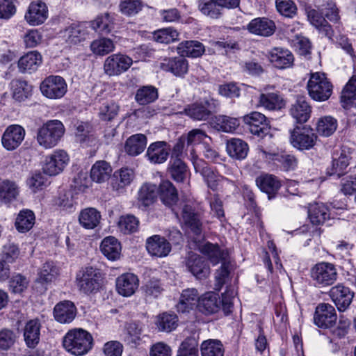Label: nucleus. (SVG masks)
<instances>
[{"instance_id": "nucleus-53", "label": "nucleus", "mask_w": 356, "mask_h": 356, "mask_svg": "<svg viewBox=\"0 0 356 356\" xmlns=\"http://www.w3.org/2000/svg\"><path fill=\"white\" fill-rule=\"evenodd\" d=\"M337 125V120L335 118L332 116H324L318 120L316 131L320 136L328 137L335 132Z\"/></svg>"}, {"instance_id": "nucleus-48", "label": "nucleus", "mask_w": 356, "mask_h": 356, "mask_svg": "<svg viewBox=\"0 0 356 356\" xmlns=\"http://www.w3.org/2000/svg\"><path fill=\"white\" fill-rule=\"evenodd\" d=\"M168 172L174 181L181 183L185 181L188 175V167L182 159L170 160Z\"/></svg>"}, {"instance_id": "nucleus-17", "label": "nucleus", "mask_w": 356, "mask_h": 356, "mask_svg": "<svg viewBox=\"0 0 356 356\" xmlns=\"http://www.w3.org/2000/svg\"><path fill=\"white\" fill-rule=\"evenodd\" d=\"M47 6L42 1L31 3L24 16L26 21L31 26H38L43 24L47 19Z\"/></svg>"}, {"instance_id": "nucleus-16", "label": "nucleus", "mask_w": 356, "mask_h": 356, "mask_svg": "<svg viewBox=\"0 0 356 356\" xmlns=\"http://www.w3.org/2000/svg\"><path fill=\"white\" fill-rule=\"evenodd\" d=\"M329 294L340 312H343L348 308L354 297V293L348 287L342 284L332 287Z\"/></svg>"}, {"instance_id": "nucleus-18", "label": "nucleus", "mask_w": 356, "mask_h": 356, "mask_svg": "<svg viewBox=\"0 0 356 356\" xmlns=\"http://www.w3.org/2000/svg\"><path fill=\"white\" fill-rule=\"evenodd\" d=\"M247 30L254 35L269 37L275 32L276 25L273 20L267 17H257L249 22Z\"/></svg>"}, {"instance_id": "nucleus-7", "label": "nucleus", "mask_w": 356, "mask_h": 356, "mask_svg": "<svg viewBox=\"0 0 356 356\" xmlns=\"http://www.w3.org/2000/svg\"><path fill=\"white\" fill-rule=\"evenodd\" d=\"M311 278L316 286L324 287L332 285L337 277L335 266L330 263L321 262L311 269Z\"/></svg>"}, {"instance_id": "nucleus-24", "label": "nucleus", "mask_w": 356, "mask_h": 356, "mask_svg": "<svg viewBox=\"0 0 356 356\" xmlns=\"http://www.w3.org/2000/svg\"><path fill=\"white\" fill-rule=\"evenodd\" d=\"M76 315L75 305L70 300H64L57 303L54 309V316L60 323H70Z\"/></svg>"}, {"instance_id": "nucleus-1", "label": "nucleus", "mask_w": 356, "mask_h": 356, "mask_svg": "<svg viewBox=\"0 0 356 356\" xmlns=\"http://www.w3.org/2000/svg\"><path fill=\"white\" fill-rule=\"evenodd\" d=\"M199 250L213 265L221 263L220 268L216 273V284L215 285V289L220 291L228 280L232 268V265L227 259V252L220 249L217 243L213 244L210 242H206L200 245Z\"/></svg>"}, {"instance_id": "nucleus-42", "label": "nucleus", "mask_w": 356, "mask_h": 356, "mask_svg": "<svg viewBox=\"0 0 356 356\" xmlns=\"http://www.w3.org/2000/svg\"><path fill=\"white\" fill-rule=\"evenodd\" d=\"M102 254L109 260L115 261L120 258L121 254V245L113 236L105 238L101 243Z\"/></svg>"}, {"instance_id": "nucleus-19", "label": "nucleus", "mask_w": 356, "mask_h": 356, "mask_svg": "<svg viewBox=\"0 0 356 356\" xmlns=\"http://www.w3.org/2000/svg\"><path fill=\"white\" fill-rule=\"evenodd\" d=\"M146 249L152 257H164L171 251V245L164 237L154 235L147 239Z\"/></svg>"}, {"instance_id": "nucleus-31", "label": "nucleus", "mask_w": 356, "mask_h": 356, "mask_svg": "<svg viewBox=\"0 0 356 356\" xmlns=\"http://www.w3.org/2000/svg\"><path fill=\"white\" fill-rule=\"evenodd\" d=\"M158 196L167 207L175 205L179 200L177 190L169 180H163L158 187Z\"/></svg>"}, {"instance_id": "nucleus-2", "label": "nucleus", "mask_w": 356, "mask_h": 356, "mask_svg": "<svg viewBox=\"0 0 356 356\" xmlns=\"http://www.w3.org/2000/svg\"><path fill=\"white\" fill-rule=\"evenodd\" d=\"M93 344L90 333L81 329L69 330L63 339L64 348L76 356H81L90 351Z\"/></svg>"}, {"instance_id": "nucleus-55", "label": "nucleus", "mask_w": 356, "mask_h": 356, "mask_svg": "<svg viewBox=\"0 0 356 356\" xmlns=\"http://www.w3.org/2000/svg\"><path fill=\"white\" fill-rule=\"evenodd\" d=\"M259 103L265 108L270 111L280 110L285 106V102L282 97L274 92L261 95Z\"/></svg>"}, {"instance_id": "nucleus-64", "label": "nucleus", "mask_w": 356, "mask_h": 356, "mask_svg": "<svg viewBox=\"0 0 356 356\" xmlns=\"http://www.w3.org/2000/svg\"><path fill=\"white\" fill-rule=\"evenodd\" d=\"M177 356H199L197 342L194 338H186L180 345Z\"/></svg>"}, {"instance_id": "nucleus-57", "label": "nucleus", "mask_w": 356, "mask_h": 356, "mask_svg": "<svg viewBox=\"0 0 356 356\" xmlns=\"http://www.w3.org/2000/svg\"><path fill=\"white\" fill-rule=\"evenodd\" d=\"M319 9L330 22L335 24H340L339 10L334 0H324L319 6Z\"/></svg>"}, {"instance_id": "nucleus-58", "label": "nucleus", "mask_w": 356, "mask_h": 356, "mask_svg": "<svg viewBox=\"0 0 356 356\" xmlns=\"http://www.w3.org/2000/svg\"><path fill=\"white\" fill-rule=\"evenodd\" d=\"M182 216L186 225L190 227L191 231L195 235H200L202 232V223L191 207L184 206L182 210Z\"/></svg>"}, {"instance_id": "nucleus-38", "label": "nucleus", "mask_w": 356, "mask_h": 356, "mask_svg": "<svg viewBox=\"0 0 356 356\" xmlns=\"http://www.w3.org/2000/svg\"><path fill=\"white\" fill-rule=\"evenodd\" d=\"M115 14L105 13L90 22L91 28L102 34H108L114 29Z\"/></svg>"}, {"instance_id": "nucleus-14", "label": "nucleus", "mask_w": 356, "mask_h": 356, "mask_svg": "<svg viewBox=\"0 0 356 356\" xmlns=\"http://www.w3.org/2000/svg\"><path fill=\"white\" fill-rule=\"evenodd\" d=\"M25 130L19 124L8 126L1 138V143L4 148L13 151L17 148L24 139Z\"/></svg>"}, {"instance_id": "nucleus-20", "label": "nucleus", "mask_w": 356, "mask_h": 356, "mask_svg": "<svg viewBox=\"0 0 356 356\" xmlns=\"http://www.w3.org/2000/svg\"><path fill=\"white\" fill-rule=\"evenodd\" d=\"M351 159L349 149L341 148L335 150L332 154V161L330 175H337L339 177L346 172V169Z\"/></svg>"}, {"instance_id": "nucleus-12", "label": "nucleus", "mask_w": 356, "mask_h": 356, "mask_svg": "<svg viewBox=\"0 0 356 356\" xmlns=\"http://www.w3.org/2000/svg\"><path fill=\"white\" fill-rule=\"evenodd\" d=\"M69 161L66 152L62 149L54 151L45 159L42 168L43 172L49 176H54L62 172Z\"/></svg>"}, {"instance_id": "nucleus-34", "label": "nucleus", "mask_w": 356, "mask_h": 356, "mask_svg": "<svg viewBox=\"0 0 356 356\" xmlns=\"http://www.w3.org/2000/svg\"><path fill=\"white\" fill-rule=\"evenodd\" d=\"M58 268L54 265L52 261H47L44 264L40 271L38 273V277L35 281L36 288L38 289V285L41 286L40 291L41 293L45 291L47 288L44 286L45 284L51 282L58 275Z\"/></svg>"}, {"instance_id": "nucleus-50", "label": "nucleus", "mask_w": 356, "mask_h": 356, "mask_svg": "<svg viewBox=\"0 0 356 356\" xmlns=\"http://www.w3.org/2000/svg\"><path fill=\"white\" fill-rule=\"evenodd\" d=\"M201 356H224L225 348L218 339H207L200 345Z\"/></svg>"}, {"instance_id": "nucleus-30", "label": "nucleus", "mask_w": 356, "mask_h": 356, "mask_svg": "<svg viewBox=\"0 0 356 356\" xmlns=\"http://www.w3.org/2000/svg\"><path fill=\"white\" fill-rule=\"evenodd\" d=\"M88 35L87 26L83 23L72 24L64 31L65 42L76 45L84 41Z\"/></svg>"}, {"instance_id": "nucleus-62", "label": "nucleus", "mask_w": 356, "mask_h": 356, "mask_svg": "<svg viewBox=\"0 0 356 356\" xmlns=\"http://www.w3.org/2000/svg\"><path fill=\"white\" fill-rule=\"evenodd\" d=\"M266 158L279 163L285 170H293L297 165V159L293 155L268 154Z\"/></svg>"}, {"instance_id": "nucleus-27", "label": "nucleus", "mask_w": 356, "mask_h": 356, "mask_svg": "<svg viewBox=\"0 0 356 356\" xmlns=\"http://www.w3.org/2000/svg\"><path fill=\"white\" fill-rule=\"evenodd\" d=\"M139 280L132 273H124L116 279V289L119 294L128 297L133 295L138 289Z\"/></svg>"}, {"instance_id": "nucleus-10", "label": "nucleus", "mask_w": 356, "mask_h": 356, "mask_svg": "<svg viewBox=\"0 0 356 356\" xmlns=\"http://www.w3.org/2000/svg\"><path fill=\"white\" fill-rule=\"evenodd\" d=\"M215 102L213 99L205 100L187 105L184 113L193 120L206 121L215 111Z\"/></svg>"}, {"instance_id": "nucleus-45", "label": "nucleus", "mask_w": 356, "mask_h": 356, "mask_svg": "<svg viewBox=\"0 0 356 356\" xmlns=\"http://www.w3.org/2000/svg\"><path fill=\"white\" fill-rule=\"evenodd\" d=\"M204 45L198 41L187 40L181 42L177 47L178 53L182 56L197 58L204 52Z\"/></svg>"}, {"instance_id": "nucleus-9", "label": "nucleus", "mask_w": 356, "mask_h": 356, "mask_svg": "<svg viewBox=\"0 0 356 356\" xmlns=\"http://www.w3.org/2000/svg\"><path fill=\"white\" fill-rule=\"evenodd\" d=\"M40 88L42 95L49 99L60 98L67 92V83L60 76H47L41 83Z\"/></svg>"}, {"instance_id": "nucleus-3", "label": "nucleus", "mask_w": 356, "mask_h": 356, "mask_svg": "<svg viewBox=\"0 0 356 356\" xmlns=\"http://www.w3.org/2000/svg\"><path fill=\"white\" fill-rule=\"evenodd\" d=\"M65 131V127L60 120H49L38 129L37 141L46 149L52 148L57 145Z\"/></svg>"}, {"instance_id": "nucleus-35", "label": "nucleus", "mask_w": 356, "mask_h": 356, "mask_svg": "<svg viewBox=\"0 0 356 356\" xmlns=\"http://www.w3.org/2000/svg\"><path fill=\"white\" fill-rule=\"evenodd\" d=\"M192 161L195 172L204 177L210 188L216 190L217 187L216 173L204 160L197 158V156H193Z\"/></svg>"}, {"instance_id": "nucleus-32", "label": "nucleus", "mask_w": 356, "mask_h": 356, "mask_svg": "<svg viewBox=\"0 0 356 356\" xmlns=\"http://www.w3.org/2000/svg\"><path fill=\"white\" fill-rule=\"evenodd\" d=\"M199 298L197 289L191 288L183 290L177 305V311L181 313L189 312L195 306H197Z\"/></svg>"}, {"instance_id": "nucleus-26", "label": "nucleus", "mask_w": 356, "mask_h": 356, "mask_svg": "<svg viewBox=\"0 0 356 356\" xmlns=\"http://www.w3.org/2000/svg\"><path fill=\"white\" fill-rule=\"evenodd\" d=\"M197 307L200 312L205 315L218 312L220 308V300L218 294L212 291L205 293L200 297Z\"/></svg>"}, {"instance_id": "nucleus-51", "label": "nucleus", "mask_w": 356, "mask_h": 356, "mask_svg": "<svg viewBox=\"0 0 356 356\" xmlns=\"http://www.w3.org/2000/svg\"><path fill=\"white\" fill-rule=\"evenodd\" d=\"M19 194V188L15 182L4 180L0 183V202L9 203L15 200Z\"/></svg>"}, {"instance_id": "nucleus-60", "label": "nucleus", "mask_w": 356, "mask_h": 356, "mask_svg": "<svg viewBox=\"0 0 356 356\" xmlns=\"http://www.w3.org/2000/svg\"><path fill=\"white\" fill-rule=\"evenodd\" d=\"M115 49V45L112 40L102 38L95 40L90 44L91 51L97 55L104 56L112 52Z\"/></svg>"}, {"instance_id": "nucleus-61", "label": "nucleus", "mask_w": 356, "mask_h": 356, "mask_svg": "<svg viewBox=\"0 0 356 356\" xmlns=\"http://www.w3.org/2000/svg\"><path fill=\"white\" fill-rule=\"evenodd\" d=\"M177 315L163 313L158 317L157 326L159 330L169 332L177 327Z\"/></svg>"}, {"instance_id": "nucleus-21", "label": "nucleus", "mask_w": 356, "mask_h": 356, "mask_svg": "<svg viewBox=\"0 0 356 356\" xmlns=\"http://www.w3.org/2000/svg\"><path fill=\"white\" fill-rule=\"evenodd\" d=\"M161 70L169 72L176 76H184L188 70V60L181 55L163 59L160 63Z\"/></svg>"}, {"instance_id": "nucleus-29", "label": "nucleus", "mask_w": 356, "mask_h": 356, "mask_svg": "<svg viewBox=\"0 0 356 356\" xmlns=\"http://www.w3.org/2000/svg\"><path fill=\"white\" fill-rule=\"evenodd\" d=\"M255 181L259 189L268 194L269 199L274 197L281 187L280 181L273 175L261 174Z\"/></svg>"}, {"instance_id": "nucleus-8", "label": "nucleus", "mask_w": 356, "mask_h": 356, "mask_svg": "<svg viewBox=\"0 0 356 356\" xmlns=\"http://www.w3.org/2000/svg\"><path fill=\"white\" fill-rule=\"evenodd\" d=\"M133 64V59L121 53L108 56L104 63V71L109 76H119L127 72Z\"/></svg>"}, {"instance_id": "nucleus-33", "label": "nucleus", "mask_w": 356, "mask_h": 356, "mask_svg": "<svg viewBox=\"0 0 356 356\" xmlns=\"http://www.w3.org/2000/svg\"><path fill=\"white\" fill-rule=\"evenodd\" d=\"M134 178V173L131 169L122 168L114 173L111 179V187L118 193H122L124 188L131 183Z\"/></svg>"}, {"instance_id": "nucleus-37", "label": "nucleus", "mask_w": 356, "mask_h": 356, "mask_svg": "<svg viewBox=\"0 0 356 356\" xmlns=\"http://www.w3.org/2000/svg\"><path fill=\"white\" fill-rule=\"evenodd\" d=\"M226 150L230 157L236 160H243L246 158L249 147L244 140L233 138L228 140L226 144Z\"/></svg>"}, {"instance_id": "nucleus-54", "label": "nucleus", "mask_w": 356, "mask_h": 356, "mask_svg": "<svg viewBox=\"0 0 356 356\" xmlns=\"http://www.w3.org/2000/svg\"><path fill=\"white\" fill-rule=\"evenodd\" d=\"M158 90L152 86H143L137 90L135 100L140 105H146L158 99Z\"/></svg>"}, {"instance_id": "nucleus-36", "label": "nucleus", "mask_w": 356, "mask_h": 356, "mask_svg": "<svg viewBox=\"0 0 356 356\" xmlns=\"http://www.w3.org/2000/svg\"><path fill=\"white\" fill-rule=\"evenodd\" d=\"M147 139L145 135L136 134L129 137L124 144L125 152L131 156L141 154L147 146Z\"/></svg>"}, {"instance_id": "nucleus-5", "label": "nucleus", "mask_w": 356, "mask_h": 356, "mask_svg": "<svg viewBox=\"0 0 356 356\" xmlns=\"http://www.w3.org/2000/svg\"><path fill=\"white\" fill-rule=\"evenodd\" d=\"M307 88L312 99L324 102L332 95L333 86L324 73L315 72L311 74Z\"/></svg>"}, {"instance_id": "nucleus-56", "label": "nucleus", "mask_w": 356, "mask_h": 356, "mask_svg": "<svg viewBox=\"0 0 356 356\" xmlns=\"http://www.w3.org/2000/svg\"><path fill=\"white\" fill-rule=\"evenodd\" d=\"M35 223L34 213L29 209L22 210L18 214L15 220L16 229L20 232L30 230Z\"/></svg>"}, {"instance_id": "nucleus-11", "label": "nucleus", "mask_w": 356, "mask_h": 356, "mask_svg": "<svg viewBox=\"0 0 356 356\" xmlns=\"http://www.w3.org/2000/svg\"><path fill=\"white\" fill-rule=\"evenodd\" d=\"M243 122L248 126L250 132L259 138L268 134L270 125L266 117L259 112H252L243 117Z\"/></svg>"}, {"instance_id": "nucleus-44", "label": "nucleus", "mask_w": 356, "mask_h": 356, "mask_svg": "<svg viewBox=\"0 0 356 356\" xmlns=\"http://www.w3.org/2000/svg\"><path fill=\"white\" fill-rule=\"evenodd\" d=\"M158 197V187L156 184L145 183L140 188L138 200L141 205L147 207L154 204Z\"/></svg>"}, {"instance_id": "nucleus-28", "label": "nucleus", "mask_w": 356, "mask_h": 356, "mask_svg": "<svg viewBox=\"0 0 356 356\" xmlns=\"http://www.w3.org/2000/svg\"><path fill=\"white\" fill-rule=\"evenodd\" d=\"M312 112V106L304 97L298 98L290 108V115L300 124L307 122L311 117Z\"/></svg>"}, {"instance_id": "nucleus-4", "label": "nucleus", "mask_w": 356, "mask_h": 356, "mask_svg": "<svg viewBox=\"0 0 356 356\" xmlns=\"http://www.w3.org/2000/svg\"><path fill=\"white\" fill-rule=\"evenodd\" d=\"M76 282L82 293H95L102 286L103 276L99 269L90 266L86 267L76 273Z\"/></svg>"}, {"instance_id": "nucleus-22", "label": "nucleus", "mask_w": 356, "mask_h": 356, "mask_svg": "<svg viewBox=\"0 0 356 356\" xmlns=\"http://www.w3.org/2000/svg\"><path fill=\"white\" fill-rule=\"evenodd\" d=\"M170 149V145L166 142H154L148 147L146 156L152 163L161 164L168 159Z\"/></svg>"}, {"instance_id": "nucleus-13", "label": "nucleus", "mask_w": 356, "mask_h": 356, "mask_svg": "<svg viewBox=\"0 0 356 356\" xmlns=\"http://www.w3.org/2000/svg\"><path fill=\"white\" fill-rule=\"evenodd\" d=\"M337 319L334 307L328 303H320L316 307L314 322L318 327L327 329L332 327Z\"/></svg>"}, {"instance_id": "nucleus-59", "label": "nucleus", "mask_w": 356, "mask_h": 356, "mask_svg": "<svg viewBox=\"0 0 356 356\" xmlns=\"http://www.w3.org/2000/svg\"><path fill=\"white\" fill-rule=\"evenodd\" d=\"M341 102L347 106L356 107V76L353 75L344 86L341 96Z\"/></svg>"}, {"instance_id": "nucleus-40", "label": "nucleus", "mask_w": 356, "mask_h": 356, "mask_svg": "<svg viewBox=\"0 0 356 356\" xmlns=\"http://www.w3.org/2000/svg\"><path fill=\"white\" fill-rule=\"evenodd\" d=\"M40 323L38 320H30L24 329V337L29 348H35L40 341Z\"/></svg>"}, {"instance_id": "nucleus-46", "label": "nucleus", "mask_w": 356, "mask_h": 356, "mask_svg": "<svg viewBox=\"0 0 356 356\" xmlns=\"http://www.w3.org/2000/svg\"><path fill=\"white\" fill-rule=\"evenodd\" d=\"M100 219V212L92 207L83 209L79 216L80 225L88 229L95 228L99 224Z\"/></svg>"}, {"instance_id": "nucleus-6", "label": "nucleus", "mask_w": 356, "mask_h": 356, "mask_svg": "<svg viewBox=\"0 0 356 356\" xmlns=\"http://www.w3.org/2000/svg\"><path fill=\"white\" fill-rule=\"evenodd\" d=\"M318 136L314 129L307 125L296 126L290 131V143L299 150H309L314 147Z\"/></svg>"}, {"instance_id": "nucleus-63", "label": "nucleus", "mask_w": 356, "mask_h": 356, "mask_svg": "<svg viewBox=\"0 0 356 356\" xmlns=\"http://www.w3.org/2000/svg\"><path fill=\"white\" fill-rule=\"evenodd\" d=\"M143 333L142 327L136 323H130L127 327V334L124 338V341L132 347H136L139 344L141 340Z\"/></svg>"}, {"instance_id": "nucleus-25", "label": "nucleus", "mask_w": 356, "mask_h": 356, "mask_svg": "<svg viewBox=\"0 0 356 356\" xmlns=\"http://www.w3.org/2000/svg\"><path fill=\"white\" fill-rule=\"evenodd\" d=\"M307 18L310 24L318 30L319 33L327 37L329 40H332L334 31L325 17L322 15L321 12L319 13L316 10L312 9L307 11Z\"/></svg>"}, {"instance_id": "nucleus-15", "label": "nucleus", "mask_w": 356, "mask_h": 356, "mask_svg": "<svg viewBox=\"0 0 356 356\" xmlns=\"http://www.w3.org/2000/svg\"><path fill=\"white\" fill-rule=\"evenodd\" d=\"M185 263L188 270L197 279L206 278L210 274L207 261L197 253L189 252Z\"/></svg>"}, {"instance_id": "nucleus-23", "label": "nucleus", "mask_w": 356, "mask_h": 356, "mask_svg": "<svg viewBox=\"0 0 356 356\" xmlns=\"http://www.w3.org/2000/svg\"><path fill=\"white\" fill-rule=\"evenodd\" d=\"M268 59L274 67L281 70L291 67L294 62L293 55L289 50L279 47L269 52Z\"/></svg>"}, {"instance_id": "nucleus-41", "label": "nucleus", "mask_w": 356, "mask_h": 356, "mask_svg": "<svg viewBox=\"0 0 356 356\" xmlns=\"http://www.w3.org/2000/svg\"><path fill=\"white\" fill-rule=\"evenodd\" d=\"M238 118L227 115L215 116L211 122V127L218 131L226 133L234 132L239 126Z\"/></svg>"}, {"instance_id": "nucleus-52", "label": "nucleus", "mask_w": 356, "mask_h": 356, "mask_svg": "<svg viewBox=\"0 0 356 356\" xmlns=\"http://www.w3.org/2000/svg\"><path fill=\"white\" fill-rule=\"evenodd\" d=\"M224 7L217 0H198L200 11L211 18L217 19L220 15L221 8Z\"/></svg>"}, {"instance_id": "nucleus-39", "label": "nucleus", "mask_w": 356, "mask_h": 356, "mask_svg": "<svg viewBox=\"0 0 356 356\" xmlns=\"http://www.w3.org/2000/svg\"><path fill=\"white\" fill-rule=\"evenodd\" d=\"M42 63V56L36 51H31L22 56L18 61L21 72L31 73L35 72Z\"/></svg>"}, {"instance_id": "nucleus-49", "label": "nucleus", "mask_w": 356, "mask_h": 356, "mask_svg": "<svg viewBox=\"0 0 356 356\" xmlns=\"http://www.w3.org/2000/svg\"><path fill=\"white\" fill-rule=\"evenodd\" d=\"M10 84L13 97L15 100L22 102L31 95L33 87L27 81L15 79L11 81Z\"/></svg>"}, {"instance_id": "nucleus-47", "label": "nucleus", "mask_w": 356, "mask_h": 356, "mask_svg": "<svg viewBox=\"0 0 356 356\" xmlns=\"http://www.w3.org/2000/svg\"><path fill=\"white\" fill-rule=\"evenodd\" d=\"M112 172L111 165L105 161H96L90 170V177L97 183H102L109 179Z\"/></svg>"}, {"instance_id": "nucleus-43", "label": "nucleus", "mask_w": 356, "mask_h": 356, "mask_svg": "<svg viewBox=\"0 0 356 356\" xmlns=\"http://www.w3.org/2000/svg\"><path fill=\"white\" fill-rule=\"evenodd\" d=\"M308 216L313 225H322L330 218L329 209L323 203H313L309 207Z\"/></svg>"}]
</instances>
